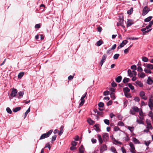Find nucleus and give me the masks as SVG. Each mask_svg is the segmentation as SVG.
Here are the masks:
<instances>
[{
	"mask_svg": "<svg viewBox=\"0 0 153 153\" xmlns=\"http://www.w3.org/2000/svg\"><path fill=\"white\" fill-rule=\"evenodd\" d=\"M129 79L125 77L123 79V82L124 83H126L129 82Z\"/></svg>",
	"mask_w": 153,
	"mask_h": 153,
	"instance_id": "35",
	"label": "nucleus"
},
{
	"mask_svg": "<svg viewBox=\"0 0 153 153\" xmlns=\"http://www.w3.org/2000/svg\"><path fill=\"white\" fill-rule=\"evenodd\" d=\"M53 130H50L46 133L42 134L40 137V139H43L46 138L48 137L51 134Z\"/></svg>",
	"mask_w": 153,
	"mask_h": 153,
	"instance_id": "1",
	"label": "nucleus"
},
{
	"mask_svg": "<svg viewBox=\"0 0 153 153\" xmlns=\"http://www.w3.org/2000/svg\"><path fill=\"white\" fill-rule=\"evenodd\" d=\"M103 43V42L102 40H99L97 42L96 44L97 46H100Z\"/></svg>",
	"mask_w": 153,
	"mask_h": 153,
	"instance_id": "34",
	"label": "nucleus"
},
{
	"mask_svg": "<svg viewBox=\"0 0 153 153\" xmlns=\"http://www.w3.org/2000/svg\"><path fill=\"white\" fill-rule=\"evenodd\" d=\"M98 139L99 141V143L101 144L103 143V140L100 135L99 134H97Z\"/></svg>",
	"mask_w": 153,
	"mask_h": 153,
	"instance_id": "16",
	"label": "nucleus"
},
{
	"mask_svg": "<svg viewBox=\"0 0 153 153\" xmlns=\"http://www.w3.org/2000/svg\"><path fill=\"white\" fill-rule=\"evenodd\" d=\"M128 42V41L127 40H123L119 46L117 47L118 49H119L120 48L123 47L125 45L127 44Z\"/></svg>",
	"mask_w": 153,
	"mask_h": 153,
	"instance_id": "9",
	"label": "nucleus"
},
{
	"mask_svg": "<svg viewBox=\"0 0 153 153\" xmlns=\"http://www.w3.org/2000/svg\"><path fill=\"white\" fill-rule=\"evenodd\" d=\"M150 142L149 141H145L144 142V144L146 146H148L150 144Z\"/></svg>",
	"mask_w": 153,
	"mask_h": 153,
	"instance_id": "57",
	"label": "nucleus"
},
{
	"mask_svg": "<svg viewBox=\"0 0 153 153\" xmlns=\"http://www.w3.org/2000/svg\"><path fill=\"white\" fill-rule=\"evenodd\" d=\"M148 116L151 117V119H153V113L151 111H149Z\"/></svg>",
	"mask_w": 153,
	"mask_h": 153,
	"instance_id": "39",
	"label": "nucleus"
},
{
	"mask_svg": "<svg viewBox=\"0 0 153 153\" xmlns=\"http://www.w3.org/2000/svg\"><path fill=\"white\" fill-rule=\"evenodd\" d=\"M131 69L133 70H134L135 71L136 70L137 68V67L136 65H131Z\"/></svg>",
	"mask_w": 153,
	"mask_h": 153,
	"instance_id": "50",
	"label": "nucleus"
},
{
	"mask_svg": "<svg viewBox=\"0 0 153 153\" xmlns=\"http://www.w3.org/2000/svg\"><path fill=\"white\" fill-rule=\"evenodd\" d=\"M132 141L135 144H139L140 143V141L134 137H133Z\"/></svg>",
	"mask_w": 153,
	"mask_h": 153,
	"instance_id": "17",
	"label": "nucleus"
},
{
	"mask_svg": "<svg viewBox=\"0 0 153 153\" xmlns=\"http://www.w3.org/2000/svg\"><path fill=\"white\" fill-rule=\"evenodd\" d=\"M109 94V91H106L104 92L103 95L104 96L108 95Z\"/></svg>",
	"mask_w": 153,
	"mask_h": 153,
	"instance_id": "54",
	"label": "nucleus"
},
{
	"mask_svg": "<svg viewBox=\"0 0 153 153\" xmlns=\"http://www.w3.org/2000/svg\"><path fill=\"white\" fill-rule=\"evenodd\" d=\"M98 106L99 107V109L100 111H102L103 110V107L104 106V104L102 102H100L98 104Z\"/></svg>",
	"mask_w": 153,
	"mask_h": 153,
	"instance_id": "14",
	"label": "nucleus"
},
{
	"mask_svg": "<svg viewBox=\"0 0 153 153\" xmlns=\"http://www.w3.org/2000/svg\"><path fill=\"white\" fill-rule=\"evenodd\" d=\"M131 71L130 69H128L127 71L128 74L130 77L132 76V74L131 73Z\"/></svg>",
	"mask_w": 153,
	"mask_h": 153,
	"instance_id": "41",
	"label": "nucleus"
},
{
	"mask_svg": "<svg viewBox=\"0 0 153 153\" xmlns=\"http://www.w3.org/2000/svg\"><path fill=\"white\" fill-rule=\"evenodd\" d=\"M146 122L147 124L146 128L148 129V131L149 129H152L153 128L152 126L150 120L147 119L146 120Z\"/></svg>",
	"mask_w": 153,
	"mask_h": 153,
	"instance_id": "5",
	"label": "nucleus"
},
{
	"mask_svg": "<svg viewBox=\"0 0 153 153\" xmlns=\"http://www.w3.org/2000/svg\"><path fill=\"white\" fill-rule=\"evenodd\" d=\"M107 150V146L103 144L100 147V151L101 153H103L104 151H106Z\"/></svg>",
	"mask_w": 153,
	"mask_h": 153,
	"instance_id": "12",
	"label": "nucleus"
},
{
	"mask_svg": "<svg viewBox=\"0 0 153 153\" xmlns=\"http://www.w3.org/2000/svg\"><path fill=\"white\" fill-rule=\"evenodd\" d=\"M150 11V9L147 6H145L143 9L142 15L144 16L147 14Z\"/></svg>",
	"mask_w": 153,
	"mask_h": 153,
	"instance_id": "2",
	"label": "nucleus"
},
{
	"mask_svg": "<svg viewBox=\"0 0 153 153\" xmlns=\"http://www.w3.org/2000/svg\"><path fill=\"white\" fill-rule=\"evenodd\" d=\"M24 74V72H21L19 73L18 75V78L20 79L23 76Z\"/></svg>",
	"mask_w": 153,
	"mask_h": 153,
	"instance_id": "30",
	"label": "nucleus"
},
{
	"mask_svg": "<svg viewBox=\"0 0 153 153\" xmlns=\"http://www.w3.org/2000/svg\"><path fill=\"white\" fill-rule=\"evenodd\" d=\"M135 83L140 87H142L143 86V84L140 81L137 80L135 82Z\"/></svg>",
	"mask_w": 153,
	"mask_h": 153,
	"instance_id": "20",
	"label": "nucleus"
},
{
	"mask_svg": "<svg viewBox=\"0 0 153 153\" xmlns=\"http://www.w3.org/2000/svg\"><path fill=\"white\" fill-rule=\"evenodd\" d=\"M152 16H150L147 17V18L145 19H144V21L146 22H149L152 19Z\"/></svg>",
	"mask_w": 153,
	"mask_h": 153,
	"instance_id": "32",
	"label": "nucleus"
},
{
	"mask_svg": "<svg viewBox=\"0 0 153 153\" xmlns=\"http://www.w3.org/2000/svg\"><path fill=\"white\" fill-rule=\"evenodd\" d=\"M64 128V126H62L60 128V131H59L58 133V134L59 135H60L62 134L63 132V128Z\"/></svg>",
	"mask_w": 153,
	"mask_h": 153,
	"instance_id": "21",
	"label": "nucleus"
},
{
	"mask_svg": "<svg viewBox=\"0 0 153 153\" xmlns=\"http://www.w3.org/2000/svg\"><path fill=\"white\" fill-rule=\"evenodd\" d=\"M152 30V28H151V29H149V30H146L145 28H143L141 29V31L142 32H143V35H145L146 34V33H149V32H150L151 30Z\"/></svg>",
	"mask_w": 153,
	"mask_h": 153,
	"instance_id": "15",
	"label": "nucleus"
},
{
	"mask_svg": "<svg viewBox=\"0 0 153 153\" xmlns=\"http://www.w3.org/2000/svg\"><path fill=\"white\" fill-rule=\"evenodd\" d=\"M107 57V56L105 54H104L103 55L102 59L101 60L100 62V64L101 66H102L103 63L105 62Z\"/></svg>",
	"mask_w": 153,
	"mask_h": 153,
	"instance_id": "11",
	"label": "nucleus"
},
{
	"mask_svg": "<svg viewBox=\"0 0 153 153\" xmlns=\"http://www.w3.org/2000/svg\"><path fill=\"white\" fill-rule=\"evenodd\" d=\"M128 86L132 90H133L134 89V86H133V85H132L130 83H128Z\"/></svg>",
	"mask_w": 153,
	"mask_h": 153,
	"instance_id": "42",
	"label": "nucleus"
},
{
	"mask_svg": "<svg viewBox=\"0 0 153 153\" xmlns=\"http://www.w3.org/2000/svg\"><path fill=\"white\" fill-rule=\"evenodd\" d=\"M30 107H29V108L27 110V111H26L25 113V116H24V118L25 119V117H26L27 114L30 112Z\"/></svg>",
	"mask_w": 153,
	"mask_h": 153,
	"instance_id": "36",
	"label": "nucleus"
},
{
	"mask_svg": "<svg viewBox=\"0 0 153 153\" xmlns=\"http://www.w3.org/2000/svg\"><path fill=\"white\" fill-rule=\"evenodd\" d=\"M91 141L93 143H95L97 142L96 139L93 138L91 139Z\"/></svg>",
	"mask_w": 153,
	"mask_h": 153,
	"instance_id": "63",
	"label": "nucleus"
},
{
	"mask_svg": "<svg viewBox=\"0 0 153 153\" xmlns=\"http://www.w3.org/2000/svg\"><path fill=\"white\" fill-rule=\"evenodd\" d=\"M134 100L136 102H139L140 101V99L138 97H135L134 98Z\"/></svg>",
	"mask_w": 153,
	"mask_h": 153,
	"instance_id": "58",
	"label": "nucleus"
},
{
	"mask_svg": "<svg viewBox=\"0 0 153 153\" xmlns=\"http://www.w3.org/2000/svg\"><path fill=\"white\" fill-rule=\"evenodd\" d=\"M144 71L147 74H150L152 73V71L149 69L147 68H145L144 69Z\"/></svg>",
	"mask_w": 153,
	"mask_h": 153,
	"instance_id": "29",
	"label": "nucleus"
},
{
	"mask_svg": "<svg viewBox=\"0 0 153 153\" xmlns=\"http://www.w3.org/2000/svg\"><path fill=\"white\" fill-rule=\"evenodd\" d=\"M111 151L113 152V153H117V151H116V150L115 149V148L113 147H112L111 149Z\"/></svg>",
	"mask_w": 153,
	"mask_h": 153,
	"instance_id": "40",
	"label": "nucleus"
},
{
	"mask_svg": "<svg viewBox=\"0 0 153 153\" xmlns=\"http://www.w3.org/2000/svg\"><path fill=\"white\" fill-rule=\"evenodd\" d=\"M137 71L139 72H141L143 71V69L140 66H139L137 68Z\"/></svg>",
	"mask_w": 153,
	"mask_h": 153,
	"instance_id": "49",
	"label": "nucleus"
},
{
	"mask_svg": "<svg viewBox=\"0 0 153 153\" xmlns=\"http://www.w3.org/2000/svg\"><path fill=\"white\" fill-rule=\"evenodd\" d=\"M87 122L90 125H91L95 123V122L91 119H88L87 120Z\"/></svg>",
	"mask_w": 153,
	"mask_h": 153,
	"instance_id": "24",
	"label": "nucleus"
},
{
	"mask_svg": "<svg viewBox=\"0 0 153 153\" xmlns=\"http://www.w3.org/2000/svg\"><path fill=\"white\" fill-rule=\"evenodd\" d=\"M114 131H117L120 130V128L117 126H115L114 127Z\"/></svg>",
	"mask_w": 153,
	"mask_h": 153,
	"instance_id": "52",
	"label": "nucleus"
},
{
	"mask_svg": "<svg viewBox=\"0 0 153 153\" xmlns=\"http://www.w3.org/2000/svg\"><path fill=\"white\" fill-rule=\"evenodd\" d=\"M146 67L150 70L153 69V65L152 64H147Z\"/></svg>",
	"mask_w": 153,
	"mask_h": 153,
	"instance_id": "22",
	"label": "nucleus"
},
{
	"mask_svg": "<svg viewBox=\"0 0 153 153\" xmlns=\"http://www.w3.org/2000/svg\"><path fill=\"white\" fill-rule=\"evenodd\" d=\"M119 54H115L113 56V58L114 59H117L119 56Z\"/></svg>",
	"mask_w": 153,
	"mask_h": 153,
	"instance_id": "44",
	"label": "nucleus"
},
{
	"mask_svg": "<svg viewBox=\"0 0 153 153\" xmlns=\"http://www.w3.org/2000/svg\"><path fill=\"white\" fill-rule=\"evenodd\" d=\"M18 94L19 96L22 97L24 94V92L23 91H20Z\"/></svg>",
	"mask_w": 153,
	"mask_h": 153,
	"instance_id": "56",
	"label": "nucleus"
},
{
	"mask_svg": "<svg viewBox=\"0 0 153 153\" xmlns=\"http://www.w3.org/2000/svg\"><path fill=\"white\" fill-rule=\"evenodd\" d=\"M137 122L139 124H144V122H143L141 120H139L138 119H137Z\"/></svg>",
	"mask_w": 153,
	"mask_h": 153,
	"instance_id": "43",
	"label": "nucleus"
},
{
	"mask_svg": "<svg viewBox=\"0 0 153 153\" xmlns=\"http://www.w3.org/2000/svg\"><path fill=\"white\" fill-rule=\"evenodd\" d=\"M121 150L123 153H126V150L124 147H122L121 148Z\"/></svg>",
	"mask_w": 153,
	"mask_h": 153,
	"instance_id": "60",
	"label": "nucleus"
},
{
	"mask_svg": "<svg viewBox=\"0 0 153 153\" xmlns=\"http://www.w3.org/2000/svg\"><path fill=\"white\" fill-rule=\"evenodd\" d=\"M117 117L120 120H122L123 117L121 115H120V114H118L117 115Z\"/></svg>",
	"mask_w": 153,
	"mask_h": 153,
	"instance_id": "59",
	"label": "nucleus"
},
{
	"mask_svg": "<svg viewBox=\"0 0 153 153\" xmlns=\"http://www.w3.org/2000/svg\"><path fill=\"white\" fill-rule=\"evenodd\" d=\"M123 19H119V22L117 23V26H118L119 25L123 27H125V26L123 25Z\"/></svg>",
	"mask_w": 153,
	"mask_h": 153,
	"instance_id": "13",
	"label": "nucleus"
},
{
	"mask_svg": "<svg viewBox=\"0 0 153 153\" xmlns=\"http://www.w3.org/2000/svg\"><path fill=\"white\" fill-rule=\"evenodd\" d=\"M142 61L145 62H147L148 61V59L146 57H143L142 58Z\"/></svg>",
	"mask_w": 153,
	"mask_h": 153,
	"instance_id": "45",
	"label": "nucleus"
},
{
	"mask_svg": "<svg viewBox=\"0 0 153 153\" xmlns=\"http://www.w3.org/2000/svg\"><path fill=\"white\" fill-rule=\"evenodd\" d=\"M132 109L135 112H138L139 111V108L137 106H133L132 107Z\"/></svg>",
	"mask_w": 153,
	"mask_h": 153,
	"instance_id": "31",
	"label": "nucleus"
},
{
	"mask_svg": "<svg viewBox=\"0 0 153 153\" xmlns=\"http://www.w3.org/2000/svg\"><path fill=\"white\" fill-rule=\"evenodd\" d=\"M17 92V90L14 88H13L12 89V91L10 94V96L12 98H13L14 97H15L16 95V94Z\"/></svg>",
	"mask_w": 153,
	"mask_h": 153,
	"instance_id": "7",
	"label": "nucleus"
},
{
	"mask_svg": "<svg viewBox=\"0 0 153 153\" xmlns=\"http://www.w3.org/2000/svg\"><path fill=\"white\" fill-rule=\"evenodd\" d=\"M108 134L107 133H104L102 134L103 140L105 142L108 141Z\"/></svg>",
	"mask_w": 153,
	"mask_h": 153,
	"instance_id": "10",
	"label": "nucleus"
},
{
	"mask_svg": "<svg viewBox=\"0 0 153 153\" xmlns=\"http://www.w3.org/2000/svg\"><path fill=\"white\" fill-rule=\"evenodd\" d=\"M129 145L130 147L129 150L131 153H136V151L134 144L132 142L129 143Z\"/></svg>",
	"mask_w": 153,
	"mask_h": 153,
	"instance_id": "3",
	"label": "nucleus"
},
{
	"mask_svg": "<svg viewBox=\"0 0 153 153\" xmlns=\"http://www.w3.org/2000/svg\"><path fill=\"white\" fill-rule=\"evenodd\" d=\"M56 137L57 136L56 135H55L52 136V141L53 142L55 141L56 140Z\"/></svg>",
	"mask_w": 153,
	"mask_h": 153,
	"instance_id": "55",
	"label": "nucleus"
},
{
	"mask_svg": "<svg viewBox=\"0 0 153 153\" xmlns=\"http://www.w3.org/2000/svg\"><path fill=\"white\" fill-rule=\"evenodd\" d=\"M131 73L132 74V76H136L137 74V72L135 71L134 70L132 71Z\"/></svg>",
	"mask_w": 153,
	"mask_h": 153,
	"instance_id": "62",
	"label": "nucleus"
},
{
	"mask_svg": "<svg viewBox=\"0 0 153 153\" xmlns=\"http://www.w3.org/2000/svg\"><path fill=\"white\" fill-rule=\"evenodd\" d=\"M133 12V8L131 7L130 8L129 10H128L127 11V13L129 15H131Z\"/></svg>",
	"mask_w": 153,
	"mask_h": 153,
	"instance_id": "37",
	"label": "nucleus"
},
{
	"mask_svg": "<svg viewBox=\"0 0 153 153\" xmlns=\"http://www.w3.org/2000/svg\"><path fill=\"white\" fill-rule=\"evenodd\" d=\"M6 111L9 114H11L12 113L11 110L9 107H7V108Z\"/></svg>",
	"mask_w": 153,
	"mask_h": 153,
	"instance_id": "47",
	"label": "nucleus"
},
{
	"mask_svg": "<svg viewBox=\"0 0 153 153\" xmlns=\"http://www.w3.org/2000/svg\"><path fill=\"white\" fill-rule=\"evenodd\" d=\"M153 83V80L149 77H148L147 80V83L149 85H152Z\"/></svg>",
	"mask_w": 153,
	"mask_h": 153,
	"instance_id": "26",
	"label": "nucleus"
},
{
	"mask_svg": "<svg viewBox=\"0 0 153 153\" xmlns=\"http://www.w3.org/2000/svg\"><path fill=\"white\" fill-rule=\"evenodd\" d=\"M128 128L131 132L134 131V127H133L128 126Z\"/></svg>",
	"mask_w": 153,
	"mask_h": 153,
	"instance_id": "51",
	"label": "nucleus"
},
{
	"mask_svg": "<svg viewBox=\"0 0 153 153\" xmlns=\"http://www.w3.org/2000/svg\"><path fill=\"white\" fill-rule=\"evenodd\" d=\"M87 93V92H85V94L82 95L81 98L80 100L81 101L79 105V107H81V106H82L84 103L85 101L84 98L86 97Z\"/></svg>",
	"mask_w": 153,
	"mask_h": 153,
	"instance_id": "4",
	"label": "nucleus"
},
{
	"mask_svg": "<svg viewBox=\"0 0 153 153\" xmlns=\"http://www.w3.org/2000/svg\"><path fill=\"white\" fill-rule=\"evenodd\" d=\"M84 150L83 146L82 145L79 148V153L84 152Z\"/></svg>",
	"mask_w": 153,
	"mask_h": 153,
	"instance_id": "25",
	"label": "nucleus"
},
{
	"mask_svg": "<svg viewBox=\"0 0 153 153\" xmlns=\"http://www.w3.org/2000/svg\"><path fill=\"white\" fill-rule=\"evenodd\" d=\"M77 144V143L74 141H73L71 142V145L73 146H75Z\"/></svg>",
	"mask_w": 153,
	"mask_h": 153,
	"instance_id": "61",
	"label": "nucleus"
},
{
	"mask_svg": "<svg viewBox=\"0 0 153 153\" xmlns=\"http://www.w3.org/2000/svg\"><path fill=\"white\" fill-rule=\"evenodd\" d=\"M139 95L141 99L145 100H147V97L145 95V93L144 91H140V92Z\"/></svg>",
	"mask_w": 153,
	"mask_h": 153,
	"instance_id": "6",
	"label": "nucleus"
},
{
	"mask_svg": "<svg viewBox=\"0 0 153 153\" xmlns=\"http://www.w3.org/2000/svg\"><path fill=\"white\" fill-rule=\"evenodd\" d=\"M94 127H95V128L94 129L97 131V132H98L101 131V130L99 128V125L95 124L94 126Z\"/></svg>",
	"mask_w": 153,
	"mask_h": 153,
	"instance_id": "18",
	"label": "nucleus"
},
{
	"mask_svg": "<svg viewBox=\"0 0 153 153\" xmlns=\"http://www.w3.org/2000/svg\"><path fill=\"white\" fill-rule=\"evenodd\" d=\"M130 113L134 115L135 114V112L134 111V110L131 109L130 110Z\"/></svg>",
	"mask_w": 153,
	"mask_h": 153,
	"instance_id": "64",
	"label": "nucleus"
},
{
	"mask_svg": "<svg viewBox=\"0 0 153 153\" xmlns=\"http://www.w3.org/2000/svg\"><path fill=\"white\" fill-rule=\"evenodd\" d=\"M21 108L20 107H18L13 109V112H16L20 110Z\"/></svg>",
	"mask_w": 153,
	"mask_h": 153,
	"instance_id": "28",
	"label": "nucleus"
},
{
	"mask_svg": "<svg viewBox=\"0 0 153 153\" xmlns=\"http://www.w3.org/2000/svg\"><path fill=\"white\" fill-rule=\"evenodd\" d=\"M117 125L120 126H124V124L123 122L120 121L118 123Z\"/></svg>",
	"mask_w": 153,
	"mask_h": 153,
	"instance_id": "48",
	"label": "nucleus"
},
{
	"mask_svg": "<svg viewBox=\"0 0 153 153\" xmlns=\"http://www.w3.org/2000/svg\"><path fill=\"white\" fill-rule=\"evenodd\" d=\"M148 106L151 110H153V99H149Z\"/></svg>",
	"mask_w": 153,
	"mask_h": 153,
	"instance_id": "8",
	"label": "nucleus"
},
{
	"mask_svg": "<svg viewBox=\"0 0 153 153\" xmlns=\"http://www.w3.org/2000/svg\"><path fill=\"white\" fill-rule=\"evenodd\" d=\"M138 76L140 78H144L145 76V74L144 72H140V73H138Z\"/></svg>",
	"mask_w": 153,
	"mask_h": 153,
	"instance_id": "19",
	"label": "nucleus"
},
{
	"mask_svg": "<svg viewBox=\"0 0 153 153\" xmlns=\"http://www.w3.org/2000/svg\"><path fill=\"white\" fill-rule=\"evenodd\" d=\"M126 39H132V40H138L139 39L138 38H135L133 37H127Z\"/></svg>",
	"mask_w": 153,
	"mask_h": 153,
	"instance_id": "33",
	"label": "nucleus"
},
{
	"mask_svg": "<svg viewBox=\"0 0 153 153\" xmlns=\"http://www.w3.org/2000/svg\"><path fill=\"white\" fill-rule=\"evenodd\" d=\"M122 79V77L121 76H118L115 79V80L117 82H120Z\"/></svg>",
	"mask_w": 153,
	"mask_h": 153,
	"instance_id": "23",
	"label": "nucleus"
},
{
	"mask_svg": "<svg viewBox=\"0 0 153 153\" xmlns=\"http://www.w3.org/2000/svg\"><path fill=\"white\" fill-rule=\"evenodd\" d=\"M125 96L127 98H131V96L130 93H124Z\"/></svg>",
	"mask_w": 153,
	"mask_h": 153,
	"instance_id": "38",
	"label": "nucleus"
},
{
	"mask_svg": "<svg viewBox=\"0 0 153 153\" xmlns=\"http://www.w3.org/2000/svg\"><path fill=\"white\" fill-rule=\"evenodd\" d=\"M111 98L113 100H114L115 99V95L114 93H111L110 94Z\"/></svg>",
	"mask_w": 153,
	"mask_h": 153,
	"instance_id": "46",
	"label": "nucleus"
},
{
	"mask_svg": "<svg viewBox=\"0 0 153 153\" xmlns=\"http://www.w3.org/2000/svg\"><path fill=\"white\" fill-rule=\"evenodd\" d=\"M104 123L106 125H108L109 124V121L107 119H105L104 120Z\"/></svg>",
	"mask_w": 153,
	"mask_h": 153,
	"instance_id": "53",
	"label": "nucleus"
},
{
	"mask_svg": "<svg viewBox=\"0 0 153 153\" xmlns=\"http://www.w3.org/2000/svg\"><path fill=\"white\" fill-rule=\"evenodd\" d=\"M130 90L128 87H125L123 88V91L124 94L125 93H127L129 92Z\"/></svg>",
	"mask_w": 153,
	"mask_h": 153,
	"instance_id": "27",
	"label": "nucleus"
}]
</instances>
